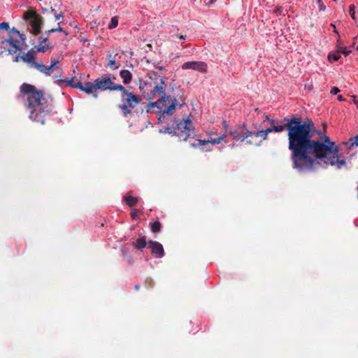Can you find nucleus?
Here are the masks:
<instances>
[{
  "label": "nucleus",
  "mask_w": 358,
  "mask_h": 358,
  "mask_svg": "<svg viewBox=\"0 0 358 358\" xmlns=\"http://www.w3.org/2000/svg\"><path fill=\"white\" fill-rule=\"evenodd\" d=\"M285 123L266 128L268 132H281L287 130L288 150L291 152L292 167L297 172H313L321 161L326 166H336L338 169L346 165L343 157L338 152V147L322 135L315 138L314 122L301 120L293 115L285 117Z\"/></svg>",
  "instance_id": "obj_1"
},
{
  "label": "nucleus",
  "mask_w": 358,
  "mask_h": 358,
  "mask_svg": "<svg viewBox=\"0 0 358 358\" xmlns=\"http://www.w3.org/2000/svg\"><path fill=\"white\" fill-rule=\"evenodd\" d=\"M166 79L163 78L159 82H155L148 99L152 100L157 95H160V98L146 106V113L157 114L160 122H164L166 116L171 117L176 109L185 106V99L182 96H171L166 93Z\"/></svg>",
  "instance_id": "obj_2"
},
{
  "label": "nucleus",
  "mask_w": 358,
  "mask_h": 358,
  "mask_svg": "<svg viewBox=\"0 0 358 358\" xmlns=\"http://www.w3.org/2000/svg\"><path fill=\"white\" fill-rule=\"evenodd\" d=\"M20 89L21 93L27 96V106L30 109V119L36 122L44 124L45 115L50 113L48 110L42 108L47 103V99L44 96V92L28 83L22 84Z\"/></svg>",
  "instance_id": "obj_3"
},
{
  "label": "nucleus",
  "mask_w": 358,
  "mask_h": 358,
  "mask_svg": "<svg viewBox=\"0 0 358 358\" xmlns=\"http://www.w3.org/2000/svg\"><path fill=\"white\" fill-rule=\"evenodd\" d=\"M166 130L170 134L178 136V139L182 141H187V138L195 136V129L189 118L174 120L172 125L166 127Z\"/></svg>",
  "instance_id": "obj_4"
},
{
  "label": "nucleus",
  "mask_w": 358,
  "mask_h": 358,
  "mask_svg": "<svg viewBox=\"0 0 358 358\" xmlns=\"http://www.w3.org/2000/svg\"><path fill=\"white\" fill-rule=\"evenodd\" d=\"M120 93L122 94H120V102L117 108L122 110L123 117H128L132 114V110L141 103V99L138 95L129 92L127 89Z\"/></svg>",
  "instance_id": "obj_5"
},
{
  "label": "nucleus",
  "mask_w": 358,
  "mask_h": 358,
  "mask_svg": "<svg viewBox=\"0 0 358 358\" xmlns=\"http://www.w3.org/2000/svg\"><path fill=\"white\" fill-rule=\"evenodd\" d=\"M24 19L32 28L34 35H38L41 32L43 19L41 15L37 13L34 8H29L24 11Z\"/></svg>",
  "instance_id": "obj_6"
},
{
  "label": "nucleus",
  "mask_w": 358,
  "mask_h": 358,
  "mask_svg": "<svg viewBox=\"0 0 358 358\" xmlns=\"http://www.w3.org/2000/svg\"><path fill=\"white\" fill-rule=\"evenodd\" d=\"M94 84L96 85V89L101 91L110 90V91H124L125 87L113 83L110 77H102L100 79L94 80Z\"/></svg>",
  "instance_id": "obj_7"
},
{
  "label": "nucleus",
  "mask_w": 358,
  "mask_h": 358,
  "mask_svg": "<svg viewBox=\"0 0 358 358\" xmlns=\"http://www.w3.org/2000/svg\"><path fill=\"white\" fill-rule=\"evenodd\" d=\"M245 124L242 125H239L238 128L229 131V135L232 136L233 139L243 142L245 140L253 135V131H250L249 130L244 131L245 129Z\"/></svg>",
  "instance_id": "obj_8"
},
{
  "label": "nucleus",
  "mask_w": 358,
  "mask_h": 358,
  "mask_svg": "<svg viewBox=\"0 0 358 358\" xmlns=\"http://www.w3.org/2000/svg\"><path fill=\"white\" fill-rule=\"evenodd\" d=\"M74 89H80L82 92L87 94H93L94 98H97L98 95L96 91L98 90L94 83L91 82H76V85H74Z\"/></svg>",
  "instance_id": "obj_9"
},
{
  "label": "nucleus",
  "mask_w": 358,
  "mask_h": 358,
  "mask_svg": "<svg viewBox=\"0 0 358 358\" xmlns=\"http://www.w3.org/2000/svg\"><path fill=\"white\" fill-rule=\"evenodd\" d=\"M181 69L183 70L192 69L205 73L207 71V64L203 62H187L182 64Z\"/></svg>",
  "instance_id": "obj_10"
},
{
  "label": "nucleus",
  "mask_w": 358,
  "mask_h": 358,
  "mask_svg": "<svg viewBox=\"0 0 358 358\" xmlns=\"http://www.w3.org/2000/svg\"><path fill=\"white\" fill-rule=\"evenodd\" d=\"M148 247L151 249L152 255L157 258H162L164 256L163 245L157 241H149Z\"/></svg>",
  "instance_id": "obj_11"
},
{
  "label": "nucleus",
  "mask_w": 358,
  "mask_h": 358,
  "mask_svg": "<svg viewBox=\"0 0 358 358\" xmlns=\"http://www.w3.org/2000/svg\"><path fill=\"white\" fill-rule=\"evenodd\" d=\"M117 52L114 51L109 52L106 55V59H108V63L106 64L105 67L111 70H116L120 68V64L117 62Z\"/></svg>",
  "instance_id": "obj_12"
},
{
  "label": "nucleus",
  "mask_w": 358,
  "mask_h": 358,
  "mask_svg": "<svg viewBox=\"0 0 358 358\" xmlns=\"http://www.w3.org/2000/svg\"><path fill=\"white\" fill-rule=\"evenodd\" d=\"M21 60L28 64L31 68L34 67V64H38V62H34V59L36 58V50L34 48H31L27 53L21 55Z\"/></svg>",
  "instance_id": "obj_13"
},
{
  "label": "nucleus",
  "mask_w": 358,
  "mask_h": 358,
  "mask_svg": "<svg viewBox=\"0 0 358 358\" xmlns=\"http://www.w3.org/2000/svg\"><path fill=\"white\" fill-rule=\"evenodd\" d=\"M33 68L46 76H50L51 73L53 71V70L57 69L56 66H54L52 64H50V66H45L41 62H39V64H34Z\"/></svg>",
  "instance_id": "obj_14"
},
{
  "label": "nucleus",
  "mask_w": 358,
  "mask_h": 358,
  "mask_svg": "<svg viewBox=\"0 0 358 358\" xmlns=\"http://www.w3.org/2000/svg\"><path fill=\"white\" fill-rule=\"evenodd\" d=\"M120 76L122 78L123 80V84L128 85L131 82L132 80V74L129 72V70H120Z\"/></svg>",
  "instance_id": "obj_15"
},
{
  "label": "nucleus",
  "mask_w": 358,
  "mask_h": 358,
  "mask_svg": "<svg viewBox=\"0 0 358 358\" xmlns=\"http://www.w3.org/2000/svg\"><path fill=\"white\" fill-rule=\"evenodd\" d=\"M123 201H125L126 204H127L129 207L132 208L137 205L138 200L137 197L127 193L124 196H123Z\"/></svg>",
  "instance_id": "obj_16"
},
{
  "label": "nucleus",
  "mask_w": 358,
  "mask_h": 358,
  "mask_svg": "<svg viewBox=\"0 0 358 358\" xmlns=\"http://www.w3.org/2000/svg\"><path fill=\"white\" fill-rule=\"evenodd\" d=\"M20 41L18 39H13L12 36H9L8 38L1 41V45H9L10 47H19Z\"/></svg>",
  "instance_id": "obj_17"
},
{
  "label": "nucleus",
  "mask_w": 358,
  "mask_h": 358,
  "mask_svg": "<svg viewBox=\"0 0 358 358\" xmlns=\"http://www.w3.org/2000/svg\"><path fill=\"white\" fill-rule=\"evenodd\" d=\"M148 245V243L146 242V239L145 237L139 238L136 241L132 242V245L138 250H141L146 247Z\"/></svg>",
  "instance_id": "obj_18"
},
{
  "label": "nucleus",
  "mask_w": 358,
  "mask_h": 358,
  "mask_svg": "<svg viewBox=\"0 0 358 358\" xmlns=\"http://www.w3.org/2000/svg\"><path fill=\"white\" fill-rule=\"evenodd\" d=\"M8 45H1V48H3V50L0 51V55L3 54L4 52H8L9 55L15 54L17 51H19L21 50L19 46H15L11 48H7Z\"/></svg>",
  "instance_id": "obj_19"
},
{
  "label": "nucleus",
  "mask_w": 358,
  "mask_h": 358,
  "mask_svg": "<svg viewBox=\"0 0 358 358\" xmlns=\"http://www.w3.org/2000/svg\"><path fill=\"white\" fill-rule=\"evenodd\" d=\"M32 48H35L36 52L45 53L49 49H52V46L48 45V44L42 45V43H39L38 45Z\"/></svg>",
  "instance_id": "obj_20"
},
{
  "label": "nucleus",
  "mask_w": 358,
  "mask_h": 358,
  "mask_svg": "<svg viewBox=\"0 0 358 358\" xmlns=\"http://www.w3.org/2000/svg\"><path fill=\"white\" fill-rule=\"evenodd\" d=\"M268 133H271V132H269L268 130H266V129L259 130V131H257V132L253 131L252 136L254 135V136H255V137H260L262 139L266 140V137H268Z\"/></svg>",
  "instance_id": "obj_21"
},
{
  "label": "nucleus",
  "mask_w": 358,
  "mask_h": 358,
  "mask_svg": "<svg viewBox=\"0 0 358 358\" xmlns=\"http://www.w3.org/2000/svg\"><path fill=\"white\" fill-rule=\"evenodd\" d=\"M118 24V17L117 16H114L111 17L110 22L108 25V28L109 29H115L117 27Z\"/></svg>",
  "instance_id": "obj_22"
},
{
  "label": "nucleus",
  "mask_w": 358,
  "mask_h": 358,
  "mask_svg": "<svg viewBox=\"0 0 358 358\" xmlns=\"http://www.w3.org/2000/svg\"><path fill=\"white\" fill-rule=\"evenodd\" d=\"M161 229V223L158 221H155L151 224V231L152 233H157L160 231Z\"/></svg>",
  "instance_id": "obj_23"
},
{
  "label": "nucleus",
  "mask_w": 358,
  "mask_h": 358,
  "mask_svg": "<svg viewBox=\"0 0 358 358\" xmlns=\"http://www.w3.org/2000/svg\"><path fill=\"white\" fill-rule=\"evenodd\" d=\"M56 31L63 32V33H64L65 36L68 35V33L60 27H58L57 28L50 29V30L45 31V34L49 35V34H52Z\"/></svg>",
  "instance_id": "obj_24"
},
{
  "label": "nucleus",
  "mask_w": 358,
  "mask_h": 358,
  "mask_svg": "<svg viewBox=\"0 0 358 358\" xmlns=\"http://www.w3.org/2000/svg\"><path fill=\"white\" fill-rule=\"evenodd\" d=\"M59 83H64L67 84V85L72 87L74 88V86L76 85V83L74 82V78H71V79H59Z\"/></svg>",
  "instance_id": "obj_25"
},
{
  "label": "nucleus",
  "mask_w": 358,
  "mask_h": 358,
  "mask_svg": "<svg viewBox=\"0 0 358 358\" xmlns=\"http://www.w3.org/2000/svg\"><path fill=\"white\" fill-rule=\"evenodd\" d=\"M226 137L225 134H222L217 138H212L210 141V143L212 144H220Z\"/></svg>",
  "instance_id": "obj_26"
},
{
  "label": "nucleus",
  "mask_w": 358,
  "mask_h": 358,
  "mask_svg": "<svg viewBox=\"0 0 358 358\" xmlns=\"http://www.w3.org/2000/svg\"><path fill=\"white\" fill-rule=\"evenodd\" d=\"M355 8V7L354 4L350 5V6H349V14H350V16H351V17L354 20H356Z\"/></svg>",
  "instance_id": "obj_27"
},
{
  "label": "nucleus",
  "mask_w": 358,
  "mask_h": 358,
  "mask_svg": "<svg viewBox=\"0 0 358 358\" xmlns=\"http://www.w3.org/2000/svg\"><path fill=\"white\" fill-rule=\"evenodd\" d=\"M13 34H15L17 36H19V37H20L22 41H24V35L20 34V31L18 30H17V29L15 27H13V29H11V31H10V35H11Z\"/></svg>",
  "instance_id": "obj_28"
},
{
  "label": "nucleus",
  "mask_w": 358,
  "mask_h": 358,
  "mask_svg": "<svg viewBox=\"0 0 358 358\" xmlns=\"http://www.w3.org/2000/svg\"><path fill=\"white\" fill-rule=\"evenodd\" d=\"M54 17H55V20H59L63 18L62 13L61 10L59 12L53 13Z\"/></svg>",
  "instance_id": "obj_29"
},
{
  "label": "nucleus",
  "mask_w": 358,
  "mask_h": 358,
  "mask_svg": "<svg viewBox=\"0 0 358 358\" xmlns=\"http://www.w3.org/2000/svg\"><path fill=\"white\" fill-rule=\"evenodd\" d=\"M350 141L352 142L351 147H352L354 145L357 146L358 145V134L357 136H355L354 138H350Z\"/></svg>",
  "instance_id": "obj_30"
},
{
  "label": "nucleus",
  "mask_w": 358,
  "mask_h": 358,
  "mask_svg": "<svg viewBox=\"0 0 358 358\" xmlns=\"http://www.w3.org/2000/svg\"><path fill=\"white\" fill-rule=\"evenodd\" d=\"M208 143H210V141L209 140H199V143H198V146H203L204 145H206ZM192 146L193 147H196L197 145H196L195 144H192Z\"/></svg>",
  "instance_id": "obj_31"
},
{
  "label": "nucleus",
  "mask_w": 358,
  "mask_h": 358,
  "mask_svg": "<svg viewBox=\"0 0 358 358\" xmlns=\"http://www.w3.org/2000/svg\"><path fill=\"white\" fill-rule=\"evenodd\" d=\"M9 23L7 22H3L0 24V30L4 29V30H8L9 29Z\"/></svg>",
  "instance_id": "obj_32"
},
{
  "label": "nucleus",
  "mask_w": 358,
  "mask_h": 358,
  "mask_svg": "<svg viewBox=\"0 0 358 358\" xmlns=\"http://www.w3.org/2000/svg\"><path fill=\"white\" fill-rule=\"evenodd\" d=\"M265 120L266 121L268 122V123H270L271 124H274L275 123H277V122H279V120H277V119H271L270 117H268V115H266L265 116Z\"/></svg>",
  "instance_id": "obj_33"
},
{
  "label": "nucleus",
  "mask_w": 358,
  "mask_h": 358,
  "mask_svg": "<svg viewBox=\"0 0 358 358\" xmlns=\"http://www.w3.org/2000/svg\"><path fill=\"white\" fill-rule=\"evenodd\" d=\"M48 40V36L44 37V35H42L40 37H38L39 44H43V43H47Z\"/></svg>",
  "instance_id": "obj_34"
},
{
  "label": "nucleus",
  "mask_w": 358,
  "mask_h": 358,
  "mask_svg": "<svg viewBox=\"0 0 358 358\" xmlns=\"http://www.w3.org/2000/svg\"><path fill=\"white\" fill-rule=\"evenodd\" d=\"M138 210L136 209H134L131 210V219L133 220H136L138 218Z\"/></svg>",
  "instance_id": "obj_35"
},
{
  "label": "nucleus",
  "mask_w": 358,
  "mask_h": 358,
  "mask_svg": "<svg viewBox=\"0 0 358 358\" xmlns=\"http://www.w3.org/2000/svg\"><path fill=\"white\" fill-rule=\"evenodd\" d=\"M329 59H332L333 61L336 62L339 59V55H329Z\"/></svg>",
  "instance_id": "obj_36"
},
{
  "label": "nucleus",
  "mask_w": 358,
  "mask_h": 358,
  "mask_svg": "<svg viewBox=\"0 0 358 358\" xmlns=\"http://www.w3.org/2000/svg\"><path fill=\"white\" fill-rule=\"evenodd\" d=\"M338 92H339V90L338 87H334L331 88V93L333 94L334 95L337 94Z\"/></svg>",
  "instance_id": "obj_37"
},
{
  "label": "nucleus",
  "mask_w": 358,
  "mask_h": 358,
  "mask_svg": "<svg viewBox=\"0 0 358 358\" xmlns=\"http://www.w3.org/2000/svg\"><path fill=\"white\" fill-rule=\"evenodd\" d=\"M21 55H16L15 57L13 59V62H19L21 60Z\"/></svg>",
  "instance_id": "obj_38"
},
{
  "label": "nucleus",
  "mask_w": 358,
  "mask_h": 358,
  "mask_svg": "<svg viewBox=\"0 0 358 358\" xmlns=\"http://www.w3.org/2000/svg\"><path fill=\"white\" fill-rule=\"evenodd\" d=\"M341 53H343L345 55H348L350 53V51L347 50L346 48H341Z\"/></svg>",
  "instance_id": "obj_39"
},
{
  "label": "nucleus",
  "mask_w": 358,
  "mask_h": 358,
  "mask_svg": "<svg viewBox=\"0 0 358 358\" xmlns=\"http://www.w3.org/2000/svg\"><path fill=\"white\" fill-rule=\"evenodd\" d=\"M222 126H224V129L227 130L228 125H227V122H226V120H222Z\"/></svg>",
  "instance_id": "obj_40"
},
{
  "label": "nucleus",
  "mask_w": 358,
  "mask_h": 358,
  "mask_svg": "<svg viewBox=\"0 0 358 358\" xmlns=\"http://www.w3.org/2000/svg\"><path fill=\"white\" fill-rule=\"evenodd\" d=\"M58 63H59V61H58V60L52 59V60H51V64H52V65H54V66H56Z\"/></svg>",
  "instance_id": "obj_41"
},
{
  "label": "nucleus",
  "mask_w": 358,
  "mask_h": 358,
  "mask_svg": "<svg viewBox=\"0 0 358 358\" xmlns=\"http://www.w3.org/2000/svg\"><path fill=\"white\" fill-rule=\"evenodd\" d=\"M176 36L180 38V39H181V40L185 39V35H176Z\"/></svg>",
  "instance_id": "obj_42"
},
{
  "label": "nucleus",
  "mask_w": 358,
  "mask_h": 358,
  "mask_svg": "<svg viewBox=\"0 0 358 358\" xmlns=\"http://www.w3.org/2000/svg\"><path fill=\"white\" fill-rule=\"evenodd\" d=\"M319 5H320V10H323L324 9V4L322 3V2L320 3V4H319Z\"/></svg>",
  "instance_id": "obj_43"
},
{
  "label": "nucleus",
  "mask_w": 358,
  "mask_h": 358,
  "mask_svg": "<svg viewBox=\"0 0 358 358\" xmlns=\"http://www.w3.org/2000/svg\"><path fill=\"white\" fill-rule=\"evenodd\" d=\"M50 12H51V13H54L55 12H59V11L56 10L54 8L51 7L50 8Z\"/></svg>",
  "instance_id": "obj_44"
},
{
  "label": "nucleus",
  "mask_w": 358,
  "mask_h": 358,
  "mask_svg": "<svg viewBox=\"0 0 358 358\" xmlns=\"http://www.w3.org/2000/svg\"><path fill=\"white\" fill-rule=\"evenodd\" d=\"M134 289H135V290L138 291L140 289V285H135Z\"/></svg>",
  "instance_id": "obj_45"
},
{
  "label": "nucleus",
  "mask_w": 358,
  "mask_h": 358,
  "mask_svg": "<svg viewBox=\"0 0 358 358\" xmlns=\"http://www.w3.org/2000/svg\"><path fill=\"white\" fill-rule=\"evenodd\" d=\"M157 69H158V70H159V71L164 70V67L162 66H157Z\"/></svg>",
  "instance_id": "obj_46"
},
{
  "label": "nucleus",
  "mask_w": 358,
  "mask_h": 358,
  "mask_svg": "<svg viewBox=\"0 0 358 358\" xmlns=\"http://www.w3.org/2000/svg\"><path fill=\"white\" fill-rule=\"evenodd\" d=\"M338 99L340 100V101H343V99H342V96L341 95L338 96Z\"/></svg>",
  "instance_id": "obj_47"
},
{
  "label": "nucleus",
  "mask_w": 358,
  "mask_h": 358,
  "mask_svg": "<svg viewBox=\"0 0 358 358\" xmlns=\"http://www.w3.org/2000/svg\"><path fill=\"white\" fill-rule=\"evenodd\" d=\"M139 89H140L141 90H143V85L142 84H141V85H140V86H139Z\"/></svg>",
  "instance_id": "obj_48"
},
{
  "label": "nucleus",
  "mask_w": 358,
  "mask_h": 358,
  "mask_svg": "<svg viewBox=\"0 0 358 358\" xmlns=\"http://www.w3.org/2000/svg\"><path fill=\"white\" fill-rule=\"evenodd\" d=\"M317 4H320L321 2H322V0H317Z\"/></svg>",
  "instance_id": "obj_49"
},
{
  "label": "nucleus",
  "mask_w": 358,
  "mask_h": 358,
  "mask_svg": "<svg viewBox=\"0 0 358 358\" xmlns=\"http://www.w3.org/2000/svg\"><path fill=\"white\" fill-rule=\"evenodd\" d=\"M355 103L357 104V106H358V101H355Z\"/></svg>",
  "instance_id": "obj_50"
},
{
  "label": "nucleus",
  "mask_w": 358,
  "mask_h": 358,
  "mask_svg": "<svg viewBox=\"0 0 358 358\" xmlns=\"http://www.w3.org/2000/svg\"><path fill=\"white\" fill-rule=\"evenodd\" d=\"M247 143H248V144H251V141H247Z\"/></svg>",
  "instance_id": "obj_51"
},
{
  "label": "nucleus",
  "mask_w": 358,
  "mask_h": 358,
  "mask_svg": "<svg viewBox=\"0 0 358 358\" xmlns=\"http://www.w3.org/2000/svg\"><path fill=\"white\" fill-rule=\"evenodd\" d=\"M357 191H358V185H357Z\"/></svg>",
  "instance_id": "obj_52"
},
{
  "label": "nucleus",
  "mask_w": 358,
  "mask_h": 358,
  "mask_svg": "<svg viewBox=\"0 0 358 358\" xmlns=\"http://www.w3.org/2000/svg\"><path fill=\"white\" fill-rule=\"evenodd\" d=\"M357 50H358V46H357Z\"/></svg>",
  "instance_id": "obj_53"
},
{
  "label": "nucleus",
  "mask_w": 358,
  "mask_h": 358,
  "mask_svg": "<svg viewBox=\"0 0 358 358\" xmlns=\"http://www.w3.org/2000/svg\"><path fill=\"white\" fill-rule=\"evenodd\" d=\"M334 1H335L336 0H334Z\"/></svg>",
  "instance_id": "obj_54"
}]
</instances>
